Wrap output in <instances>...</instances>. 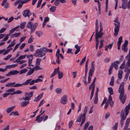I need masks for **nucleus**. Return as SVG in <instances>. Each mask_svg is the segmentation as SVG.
I'll use <instances>...</instances> for the list:
<instances>
[{
	"label": "nucleus",
	"mask_w": 130,
	"mask_h": 130,
	"mask_svg": "<svg viewBox=\"0 0 130 130\" xmlns=\"http://www.w3.org/2000/svg\"><path fill=\"white\" fill-rule=\"evenodd\" d=\"M88 107L85 106L83 114H80L77 117L75 121L76 124L79 125L80 126H82L86 120L85 116L88 110Z\"/></svg>",
	"instance_id": "1"
},
{
	"label": "nucleus",
	"mask_w": 130,
	"mask_h": 130,
	"mask_svg": "<svg viewBox=\"0 0 130 130\" xmlns=\"http://www.w3.org/2000/svg\"><path fill=\"white\" fill-rule=\"evenodd\" d=\"M130 109V101L129 102L128 104L127 105L124 109V112H125V116L124 115V112L123 110H121V121L120 124L121 126L122 127L123 125L124 120H125L129 113V110Z\"/></svg>",
	"instance_id": "2"
},
{
	"label": "nucleus",
	"mask_w": 130,
	"mask_h": 130,
	"mask_svg": "<svg viewBox=\"0 0 130 130\" xmlns=\"http://www.w3.org/2000/svg\"><path fill=\"white\" fill-rule=\"evenodd\" d=\"M124 82H122L120 85L119 89V92L120 93L119 96V99L123 104H124L125 103L126 98V96L124 95Z\"/></svg>",
	"instance_id": "3"
},
{
	"label": "nucleus",
	"mask_w": 130,
	"mask_h": 130,
	"mask_svg": "<svg viewBox=\"0 0 130 130\" xmlns=\"http://www.w3.org/2000/svg\"><path fill=\"white\" fill-rule=\"evenodd\" d=\"M47 52L51 53L52 52V49L48 50L45 47H41L36 50L35 54L38 57H42L45 55V53H43Z\"/></svg>",
	"instance_id": "4"
},
{
	"label": "nucleus",
	"mask_w": 130,
	"mask_h": 130,
	"mask_svg": "<svg viewBox=\"0 0 130 130\" xmlns=\"http://www.w3.org/2000/svg\"><path fill=\"white\" fill-rule=\"evenodd\" d=\"M38 25V23H36L33 24L31 21H29L27 23L26 27L30 29V33L31 34L35 32Z\"/></svg>",
	"instance_id": "5"
},
{
	"label": "nucleus",
	"mask_w": 130,
	"mask_h": 130,
	"mask_svg": "<svg viewBox=\"0 0 130 130\" xmlns=\"http://www.w3.org/2000/svg\"><path fill=\"white\" fill-rule=\"evenodd\" d=\"M100 31L99 32L98 31H95V40L96 42V43H99V41L98 40L99 38L102 37L103 34V32H102L103 31V25L101 22L100 23Z\"/></svg>",
	"instance_id": "6"
},
{
	"label": "nucleus",
	"mask_w": 130,
	"mask_h": 130,
	"mask_svg": "<svg viewBox=\"0 0 130 130\" xmlns=\"http://www.w3.org/2000/svg\"><path fill=\"white\" fill-rule=\"evenodd\" d=\"M15 40H13L7 47V50H5V51L4 54H7L9 53L12 49V47L15 44Z\"/></svg>",
	"instance_id": "7"
},
{
	"label": "nucleus",
	"mask_w": 130,
	"mask_h": 130,
	"mask_svg": "<svg viewBox=\"0 0 130 130\" xmlns=\"http://www.w3.org/2000/svg\"><path fill=\"white\" fill-rule=\"evenodd\" d=\"M34 92H26L25 93V98H22L23 100L26 101L30 100V98L33 96Z\"/></svg>",
	"instance_id": "8"
},
{
	"label": "nucleus",
	"mask_w": 130,
	"mask_h": 130,
	"mask_svg": "<svg viewBox=\"0 0 130 130\" xmlns=\"http://www.w3.org/2000/svg\"><path fill=\"white\" fill-rule=\"evenodd\" d=\"M94 66L95 65L94 61H92L91 63V69L89 70V76H92L94 72Z\"/></svg>",
	"instance_id": "9"
},
{
	"label": "nucleus",
	"mask_w": 130,
	"mask_h": 130,
	"mask_svg": "<svg viewBox=\"0 0 130 130\" xmlns=\"http://www.w3.org/2000/svg\"><path fill=\"white\" fill-rule=\"evenodd\" d=\"M60 103L63 104H66L67 103V96L66 95H63L61 98L60 100Z\"/></svg>",
	"instance_id": "10"
},
{
	"label": "nucleus",
	"mask_w": 130,
	"mask_h": 130,
	"mask_svg": "<svg viewBox=\"0 0 130 130\" xmlns=\"http://www.w3.org/2000/svg\"><path fill=\"white\" fill-rule=\"evenodd\" d=\"M128 43V41L127 40H125V41L124 43L122 45V49L124 51V52H126L127 51V47L126 46V45Z\"/></svg>",
	"instance_id": "11"
},
{
	"label": "nucleus",
	"mask_w": 130,
	"mask_h": 130,
	"mask_svg": "<svg viewBox=\"0 0 130 130\" xmlns=\"http://www.w3.org/2000/svg\"><path fill=\"white\" fill-rule=\"evenodd\" d=\"M120 25H115V27L114 31L115 32L114 35L116 37L118 35L119 29Z\"/></svg>",
	"instance_id": "12"
},
{
	"label": "nucleus",
	"mask_w": 130,
	"mask_h": 130,
	"mask_svg": "<svg viewBox=\"0 0 130 130\" xmlns=\"http://www.w3.org/2000/svg\"><path fill=\"white\" fill-rule=\"evenodd\" d=\"M19 73V72L17 70L11 71L9 72L8 73L6 74L7 76H9L12 75H15Z\"/></svg>",
	"instance_id": "13"
},
{
	"label": "nucleus",
	"mask_w": 130,
	"mask_h": 130,
	"mask_svg": "<svg viewBox=\"0 0 130 130\" xmlns=\"http://www.w3.org/2000/svg\"><path fill=\"white\" fill-rule=\"evenodd\" d=\"M44 116L45 115H44L41 116L40 115H38L37 117L36 120V121H37L38 123L41 122L43 120Z\"/></svg>",
	"instance_id": "14"
},
{
	"label": "nucleus",
	"mask_w": 130,
	"mask_h": 130,
	"mask_svg": "<svg viewBox=\"0 0 130 130\" xmlns=\"http://www.w3.org/2000/svg\"><path fill=\"white\" fill-rule=\"evenodd\" d=\"M15 89L14 88H11L5 91L6 92H8L9 95H11L14 94V91Z\"/></svg>",
	"instance_id": "15"
},
{
	"label": "nucleus",
	"mask_w": 130,
	"mask_h": 130,
	"mask_svg": "<svg viewBox=\"0 0 130 130\" xmlns=\"http://www.w3.org/2000/svg\"><path fill=\"white\" fill-rule=\"evenodd\" d=\"M43 94V93H42L39 95L37 97H36L34 100V102H37L40 100L42 97Z\"/></svg>",
	"instance_id": "16"
},
{
	"label": "nucleus",
	"mask_w": 130,
	"mask_h": 130,
	"mask_svg": "<svg viewBox=\"0 0 130 130\" xmlns=\"http://www.w3.org/2000/svg\"><path fill=\"white\" fill-rule=\"evenodd\" d=\"M29 10H24L23 13V15L25 17H29L30 15L29 13Z\"/></svg>",
	"instance_id": "17"
},
{
	"label": "nucleus",
	"mask_w": 130,
	"mask_h": 130,
	"mask_svg": "<svg viewBox=\"0 0 130 130\" xmlns=\"http://www.w3.org/2000/svg\"><path fill=\"white\" fill-rule=\"evenodd\" d=\"M122 36H120L119 38L118 41L117 43L118 45V49L119 50L120 49V45L121 44V42L122 41Z\"/></svg>",
	"instance_id": "18"
},
{
	"label": "nucleus",
	"mask_w": 130,
	"mask_h": 130,
	"mask_svg": "<svg viewBox=\"0 0 130 130\" xmlns=\"http://www.w3.org/2000/svg\"><path fill=\"white\" fill-rule=\"evenodd\" d=\"M130 121V118H129L127 119L126 121V122L125 124V125L124 128V130H125L127 129V128L128 127L129 123Z\"/></svg>",
	"instance_id": "19"
},
{
	"label": "nucleus",
	"mask_w": 130,
	"mask_h": 130,
	"mask_svg": "<svg viewBox=\"0 0 130 130\" xmlns=\"http://www.w3.org/2000/svg\"><path fill=\"white\" fill-rule=\"evenodd\" d=\"M75 47L76 49L75 53V54L76 55L80 51L81 47L80 46H78L77 44H76L75 45Z\"/></svg>",
	"instance_id": "20"
},
{
	"label": "nucleus",
	"mask_w": 130,
	"mask_h": 130,
	"mask_svg": "<svg viewBox=\"0 0 130 130\" xmlns=\"http://www.w3.org/2000/svg\"><path fill=\"white\" fill-rule=\"evenodd\" d=\"M21 35L20 32H16L11 35V38H13L15 37H18L20 36Z\"/></svg>",
	"instance_id": "21"
},
{
	"label": "nucleus",
	"mask_w": 130,
	"mask_h": 130,
	"mask_svg": "<svg viewBox=\"0 0 130 130\" xmlns=\"http://www.w3.org/2000/svg\"><path fill=\"white\" fill-rule=\"evenodd\" d=\"M108 100L111 107H112L114 103L112 101V98L110 95L109 96Z\"/></svg>",
	"instance_id": "22"
},
{
	"label": "nucleus",
	"mask_w": 130,
	"mask_h": 130,
	"mask_svg": "<svg viewBox=\"0 0 130 130\" xmlns=\"http://www.w3.org/2000/svg\"><path fill=\"white\" fill-rule=\"evenodd\" d=\"M119 62L118 61H114L113 63V66L116 70H117L118 68V66L117 64L119 63Z\"/></svg>",
	"instance_id": "23"
},
{
	"label": "nucleus",
	"mask_w": 130,
	"mask_h": 130,
	"mask_svg": "<svg viewBox=\"0 0 130 130\" xmlns=\"http://www.w3.org/2000/svg\"><path fill=\"white\" fill-rule=\"evenodd\" d=\"M123 73V71L122 70H120L118 71V78L120 79H121L122 78V75Z\"/></svg>",
	"instance_id": "24"
},
{
	"label": "nucleus",
	"mask_w": 130,
	"mask_h": 130,
	"mask_svg": "<svg viewBox=\"0 0 130 130\" xmlns=\"http://www.w3.org/2000/svg\"><path fill=\"white\" fill-rule=\"evenodd\" d=\"M19 27V26H17L10 30L9 31V34H10V35L11 34L13 33Z\"/></svg>",
	"instance_id": "25"
},
{
	"label": "nucleus",
	"mask_w": 130,
	"mask_h": 130,
	"mask_svg": "<svg viewBox=\"0 0 130 130\" xmlns=\"http://www.w3.org/2000/svg\"><path fill=\"white\" fill-rule=\"evenodd\" d=\"M18 64H12L11 65H9L7 66H6V68L7 69H11L12 68H14L17 66L18 65Z\"/></svg>",
	"instance_id": "26"
},
{
	"label": "nucleus",
	"mask_w": 130,
	"mask_h": 130,
	"mask_svg": "<svg viewBox=\"0 0 130 130\" xmlns=\"http://www.w3.org/2000/svg\"><path fill=\"white\" fill-rule=\"evenodd\" d=\"M101 1H102V0H100ZM94 1L95 2H97L98 5V7L99 8V14H101V5L100 4L99 1L98 0H94Z\"/></svg>",
	"instance_id": "27"
},
{
	"label": "nucleus",
	"mask_w": 130,
	"mask_h": 130,
	"mask_svg": "<svg viewBox=\"0 0 130 130\" xmlns=\"http://www.w3.org/2000/svg\"><path fill=\"white\" fill-rule=\"evenodd\" d=\"M29 101H23L21 102V106L22 107L25 106L29 103Z\"/></svg>",
	"instance_id": "28"
},
{
	"label": "nucleus",
	"mask_w": 130,
	"mask_h": 130,
	"mask_svg": "<svg viewBox=\"0 0 130 130\" xmlns=\"http://www.w3.org/2000/svg\"><path fill=\"white\" fill-rule=\"evenodd\" d=\"M28 71V70L26 68L24 69L21 70L20 71L19 74H21L23 73H25Z\"/></svg>",
	"instance_id": "29"
},
{
	"label": "nucleus",
	"mask_w": 130,
	"mask_h": 130,
	"mask_svg": "<svg viewBox=\"0 0 130 130\" xmlns=\"http://www.w3.org/2000/svg\"><path fill=\"white\" fill-rule=\"evenodd\" d=\"M15 106H13L7 108L6 111L7 113H9L12 111L15 108Z\"/></svg>",
	"instance_id": "30"
},
{
	"label": "nucleus",
	"mask_w": 130,
	"mask_h": 130,
	"mask_svg": "<svg viewBox=\"0 0 130 130\" xmlns=\"http://www.w3.org/2000/svg\"><path fill=\"white\" fill-rule=\"evenodd\" d=\"M10 116H18L19 115V114L17 111H13L11 112L10 115Z\"/></svg>",
	"instance_id": "31"
},
{
	"label": "nucleus",
	"mask_w": 130,
	"mask_h": 130,
	"mask_svg": "<svg viewBox=\"0 0 130 130\" xmlns=\"http://www.w3.org/2000/svg\"><path fill=\"white\" fill-rule=\"evenodd\" d=\"M26 61V60H18V59H17L15 61V62H17L19 63L20 64H21Z\"/></svg>",
	"instance_id": "32"
},
{
	"label": "nucleus",
	"mask_w": 130,
	"mask_h": 130,
	"mask_svg": "<svg viewBox=\"0 0 130 130\" xmlns=\"http://www.w3.org/2000/svg\"><path fill=\"white\" fill-rule=\"evenodd\" d=\"M36 34L39 37H40L43 34V32L41 31H38L36 32Z\"/></svg>",
	"instance_id": "33"
},
{
	"label": "nucleus",
	"mask_w": 130,
	"mask_h": 130,
	"mask_svg": "<svg viewBox=\"0 0 130 130\" xmlns=\"http://www.w3.org/2000/svg\"><path fill=\"white\" fill-rule=\"evenodd\" d=\"M122 8L124 9H126V6L124 4H126L125 3L127 2V0H122Z\"/></svg>",
	"instance_id": "34"
},
{
	"label": "nucleus",
	"mask_w": 130,
	"mask_h": 130,
	"mask_svg": "<svg viewBox=\"0 0 130 130\" xmlns=\"http://www.w3.org/2000/svg\"><path fill=\"white\" fill-rule=\"evenodd\" d=\"M56 7L54 6H52L50 9L51 12H54L56 10Z\"/></svg>",
	"instance_id": "35"
},
{
	"label": "nucleus",
	"mask_w": 130,
	"mask_h": 130,
	"mask_svg": "<svg viewBox=\"0 0 130 130\" xmlns=\"http://www.w3.org/2000/svg\"><path fill=\"white\" fill-rule=\"evenodd\" d=\"M58 77L59 79H61L62 77L63 74L62 72L61 71L59 72L58 73Z\"/></svg>",
	"instance_id": "36"
},
{
	"label": "nucleus",
	"mask_w": 130,
	"mask_h": 130,
	"mask_svg": "<svg viewBox=\"0 0 130 130\" xmlns=\"http://www.w3.org/2000/svg\"><path fill=\"white\" fill-rule=\"evenodd\" d=\"M119 19L118 17H117L115 20L114 21V22H117V23H114V24L115 25H120V22L118 21Z\"/></svg>",
	"instance_id": "37"
},
{
	"label": "nucleus",
	"mask_w": 130,
	"mask_h": 130,
	"mask_svg": "<svg viewBox=\"0 0 130 130\" xmlns=\"http://www.w3.org/2000/svg\"><path fill=\"white\" fill-rule=\"evenodd\" d=\"M108 92L110 95H112L113 94V90L112 88L110 87L108 88Z\"/></svg>",
	"instance_id": "38"
},
{
	"label": "nucleus",
	"mask_w": 130,
	"mask_h": 130,
	"mask_svg": "<svg viewBox=\"0 0 130 130\" xmlns=\"http://www.w3.org/2000/svg\"><path fill=\"white\" fill-rule=\"evenodd\" d=\"M39 66H35L33 68H32V69L34 70V71H37L38 70H41L42 69L41 68H40Z\"/></svg>",
	"instance_id": "39"
},
{
	"label": "nucleus",
	"mask_w": 130,
	"mask_h": 130,
	"mask_svg": "<svg viewBox=\"0 0 130 130\" xmlns=\"http://www.w3.org/2000/svg\"><path fill=\"white\" fill-rule=\"evenodd\" d=\"M41 59L40 58H37L36 60V64L37 66H39Z\"/></svg>",
	"instance_id": "40"
},
{
	"label": "nucleus",
	"mask_w": 130,
	"mask_h": 130,
	"mask_svg": "<svg viewBox=\"0 0 130 130\" xmlns=\"http://www.w3.org/2000/svg\"><path fill=\"white\" fill-rule=\"evenodd\" d=\"M34 71L32 69H30L29 70L27 73V74L26 75V76H29V75L32 74L34 72Z\"/></svg>",
	"instance_id": "41"
},
{
	"label": "nucleus",
	"mask_w": 130,
	"mask_h": 130,
	"mask_svg": "<svg viewBox=\"0 0 130 130\" xmlns=\"http://www.w3.org/2000/svg\"><path fill=\"white\" fill-rule=\"evenodd\" d=\"M31 79H29L27 80L25 82L23 83L22 84H23V85H26L29 83H30V82L31 81Z\"/></svg>",
	"instance_id": "42"
},
{
	"label": "nucleus",
	"mask_w": 130,
	"mask_h": 130,
	"mask_svg": "<svg viewBox=\"0 0 130 130\" xmlns=\"http://www.w3.org/2000/svg\"><path fill=\"white\" fill-rule=\"evenodd\" d=\"M15 84V82H13L12 83H9L6 85L5 86L6 87H13L12 86H13V85Z\"/></svg>",
	"instance_id": "43"
},
{
	"label": "nucleus",
	"mask_w": 130,
	"mask_h": 130,
	"mask_svg": "<svg viewBox=\"0 0 130 130\" xmlns=\"http://www.w3.org/2000/svg\"><path fill=\"white\" fill-rule=\"evenodd\" d=\"M89 87H90L91 88H92L91 92H94L95 88V84H91L89 86Z\"/></svg>",
	"instance_id": "44"
},
{
	"label": "nucleus",
	"mask_w": 130,
	"mask_h": 130,
	"mask_svg": "<svg viewBox=\"0 0 130 130\" xmlns=\"http://www.w3.org/2000/svg\"><path fill=\"white\" fill-rule=\"evenodd\" d=\"M89 87H90L91 88H92L91 92H94L95 88V84H91L89 86Z\"/></svg>",
	"instance_id": "45"
},
{
	"label": "nucleus",
	"mask_w": 130,
	"mask_h": 130,
	"mask_svg": "<svg viewBox=\"0 0 130 130\" xmlns=\"http://www.w3.org/2000/svg\"><path fill=\"white\" fill-rule=\"evenodd\" d=\"M89 87H90L91 88H92L91 92H94L95 88V84H91L89 86Z\"/></svg>",
	"instance_id": "46"
},
{
	"label": "nucleus",
	"mask_w": 130,
	"mask_h": 130,
	"mask_svg": "<svg viewBox=\"0 0 130 130\" xmlns=\"http://www.w3.org/2000/svg\"><path fill=\"white\" fill-rule=\"evenodd\" d=\"M95 26V31H98L99 26L98 24V20H96V21Z\"/></svg>",
	"instance_id": "47"
},
{
	"label": "nucleus",
	"mask_w": 130,
	"mask_h": 130,
	"mask_svg": "<svg viewBox=\"0 0 130 130\" xmlns=\"http://www.w3.org/2000/svg\"><path fill=\"white\" fill-rule=\"evenodd\" d=\"M26 56V55H21L17 59H18V60H21L25 58Z\"/></svg>",
	"instance_id": "48"
},
{
	"label": "nucleus",
	"mask_w": 130,
	"mask_h": 130,
	"mask_svg": "<svg viewBox=\"0 0 130 130\" xmlns=\"http://www.w3.org/2000/svg\"><path fill=\"white\" fill-rule=\"evenodd\" d=\"M114 81V78L113 76H112L111 77V80L110 83V85L111 86H113V82Z\"/></svg>",
	"instance_id": "49"
},
{
	"label": "nucleus",
	"mask_w": 130,
	"mask_h": 130,
	"mask_svg": "<svg viewBox=\"0 0 130 130\" xmlns=\"http://www.w3.org/2000/svg\"><path fill=\"white\" fill-rule=\"evenodd\" d=\"M125 3L126 4H125L124 5L126 6V9L127 8L128 9H129L130 7V0L129 1L128 3H127V2H126Z\"/></svg>",
	"instance_id": "50"
},
{
	"label": "nucleus",
	"mask_w": 130,
	"mask_h": 130,
	"mask_svg": "<svg viewBox=\"0 0 130 130\" xmlns=\"http://www.w3.org/2000/svg\"><path fill=\"white\" fill-rule=\"evenodd\" d=\"M34 39V38H33V37L32 36H31L30 37L29 39L28 42L29 43H30L32 42L33 40Z\"/></svg>",
	"instance_id": "51"
},
{
	"label": "nucleus",
	"mask_w": 130,
	"mask_h": 130,
	"mask_svg": "<svg viewBox=\"0 0 130 130\" xmlns=\"http://www.w3.org/2000/svg\"><path fill=\"white\" fill-rule=\"evenodd\" d=\"M25 22H23V23H21L20 24V27L21 28V29H23L25 26Z\"/></svg>",
	"instance_id": "52"
},
{
	"label": "nucleus",
	"mask_w": 130,
	"mask_h": 130,
	"mask_svg": "<svg viewBox=\"0 0 130 130\" xmlns=\"http://www.w3.org/2000/svg\"><path fill=\"white\" fill-rule=\"evenodd\" d=\"M60 3V0H56L54 3V5L56 6H58L59 5Z\"/></svg>",
	"instance_id": "53"
},
{
	"label": "nucleus",
	"mask_w": 130,
	"mask_h": 130,
	"mask_svg": "<svg viewBox=\"0 0 130 130\" xmlns=\"http://www.w3.org/2000/svg\"><path fill=\"white\" fill-rule=\"evenodd\" d=\"M10 36V34L6 35L5 37L4 38L2 41H6L9 38V36Z\"/></svg>",
	"instance_id": "54"
},
{
	"label": "nucleus",
	"mask_w": 130,
	"mask_h": 130,
	"mask_svg": "<svg viewBox=\"0 0 130 130\" xmlns=\"http://www.w3.org/2000/svg\"><path fill=\"white\" fill-rule=\"evenodd\" d=\"M59 67H58L57 68L55 69L53 72L54 73H55V74H58V73L59 72H60L59 71Z\"/></svg>",
	"instance_id": "55"
},
{
	"label": "nucleus",
	"mask_w": 130,
	"mask_h": 130,
	"mask_svg": "<svg viewBox=\"0 0 130 130\" xmlns=\"http://www.w3.org/2000/svg\"><path fill=\"white\" fill-rule=\"evenodd\" d=\"M112 63L111 65L110 66V68L109 70V74L110 75H111V71L113 68V66Z\"/></svg>",
	"instance_id": "56"
},
{
	"label": "nucleus",
	"mask_w": 130,
	"mask_h": 130,
	"mask_svg": "<svg viewBox=\"0 0 130 130\" xmlns=\"http://www.w3.org/2000/svg\"><path fill=\"white\" fill-rule=\"evenodd\" d=\"M61 89L60 88H58L56 89L55 91L58 94H59L61 93Z\"/></svg>",
	"instance_id": "57"
},
{
	"label": "nucleus",
	"mask_w": 130,
	"mask_h": 130,
	"mask_svg": "<svg viewBox=\"0 0 130 130\" xmlns=\"http://www.w3.org/2000/svg\"><path fill=\"white\" fill-rule=\"evenodd\" d=\"M98 101V95H95V97L94 101V103L95 104H96Z\"/></svg>",
	"instance_id": "58"
},
{
	"label": "nucleus",
	"mask_w": 130,
	"mask_h": 130,
	"mask_svg": "<svg viewBox=\"0 0 130 130\" xmlns=\"http://www.w3.org/2000/svg\"><path fill=\"white\" fill-rule=\"evenodd\" d=\"M86 57L85 56L82 59V61H80V65H82L84 63L85 61Z\"/></svg>",
	"instance_id": "59"
},
{
	"label": "nucleus",
	"mask_w": 130,
	"mask_h": 130,
	"mask_svg": "<svg viewBox=\"0 0 130 130\" xmlns=\"http://www.w3.org/2000/svg\"><path fill=\"white\" fill-rule=\"evenodd\" d=\"M12 57V55L10 54H9L8 55L6 58H4L3 59L5 60H7L8 59L10 58V57Z\"/></svg>",
	"instance_id": "60"
},
{
	"label": "nucleus",
	"mask_w": 130,
	"mask_h": 130,
	"mask_svg": "<svg viewBox=\"0 0 130 130\" xmlns=\"http://www.w3.org/2000/svg\"><path fill=\"white\" fill-rule=\"evenodd\" d=\"M125 67V61H124L120 67V68L123 69Z\"/></svg>",
	"instance_id": "61"
},
{
	"label": "nucleus",
	"mask_w": 130,
	"mask_h": 130,
	"mask_svg": "<svg viewBox=\"0 0 130 130\" xmlns=\"http://www.w3.org/2000/svg\"><path fill=\"white\" fill-rule=\"evenodd\" d=\"M42 2V0H38V4L37 6V8H38L40 7Z\"/></svg>",
	"instance_id": "62"
},
{
	"label": "nucleus",
	"mask_w": 130,
	"mask_h": 130,
	"mask_svg": "<svg viewBox=\"0 0 130 130\" xmlns=\"http://www.w3.org/2000/svg\"><path fill=\"white\" fill-rule=\"evenodd\" d=\"M89 125V123L88 122H87L85 124L84 127V129H87Z\"/></svg>",
	"instance_id": "63"
},
{
	"label": "nucleus",
	"mask_w": 130,
	"mask_h": 130,
	"mask_svg": "<svg viewBox=\"0 0 130 130\" xmlns=\"http://www.w3.org/2000/svg\"><path fill=\"white\" fill-rule=\"evenodd\" d=\"M125 72H127L126 73H128V74H129L130 72V68L128 67L126 68L125 69Z\"/></svg>",
	"instance_id": "64"
}]
</instances>
